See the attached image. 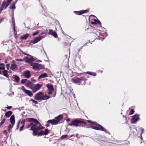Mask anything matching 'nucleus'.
Wrapping results in <instances>:
<instances>
[{
	"label": "nucleus",
	"mask_w": 146,
	"mask_h": 146,
	"mask_svg": "<svg viewBox=\"0 0 146 146\" xmlns=\"http://www.w3.org/2000/svg\"><path fill=\"white\" fill-rule=\"evenodd\" d=\"M28 120V122H31V123L30 125H28L27 128H29L31 127V130L33 131V134L34 136H36L37 135V132L38 131L43 129L44 128V127L42 126L39 122L36 119L29 118Z\"/></svg>",
	"instance_id": "nucleus-1"
},
{
	"label": "nucleus",
	"mask_w": 146,
	"mask_h": 146,
	"mask_svg": "<svg viewBox=\"0 0 146 146\" xmlns=\"http://www.w3.org/2000/svg\"><path fill=\"white\" fill-rule=\"evenodd\" d=\"M50 98L49 96L46 95H44V94L41 92H38L35 96V99L37 101H40L47 100Z\"/></svg>",
	"instance_id": "nucleus-2"
},
{
	"label": "nucleus",
	"mask_w": 146,
	"mask_h": 146,
	"mask_svg": "<svg viewBox=\"0 0 146 146\" xmlns=\"http://www.w3.org/2000/svg\"><path fill=\"white\" fill-rule=\"evenodd\" d=\"M87 121L91 125L90 126L91 128L97 130H100L106 131V130L104 127L101 125L97 123L96 122H92L90 120H88Z\"/></svg>",
	"instance_id": "nucleus-3"
},
{
	"label": "nucleus",
	"mask_w": 146,
	"mask_h": 146,
	"mask_svg": "<svg viewBox=\"0 0 146 146\" xmlns=\"http://www.w3.org/2000/svg\"><path fill=\"white\" fill-rule=\"evenodd\" d=\"M79 123H82L84 124H86V122L83 121L78 120H74L72 121L70 124H68V125L78 127L79 126L78 124Z\"/></svg>",
	"instance_id": "nucleus-4"
},
{
	"label": "nucleus",
	"mask_w": 146,
	"mask_h": 146,
	"mask_svg": "<svg viewBox=\"0 0 146 146\" xmlns=\"http://www.w3.org/2000/svg\"><path fill=\"white\" fill-rule=\"evenodd\" d=\"M31 65L32 67L34 70H40L42 68V66L38 63H31Z\"/></svg>",
	"instance_id": "nucleus-5"
},
{
	"label": "nucleus",
	"mask_w": 146,
	"mask_h": 146,
	"mask_svg": "<svg viewBox=\"0 0 146 146\" xmlns=\"http://www.w3.org/2000/svg\"><path fill=\"white\" fill-rule=\"evenodd\" d=\"M10 121L11 124L9 125L8 126V131H9L13 127L15 123V117L14 115H12L10 117Z\"/></svg>",
	"instance_id": "nucleus-6"
},
{
	"label": "nucleus",
	"mask_w": 146,
	"mask_h": 146,
	"mask_svg": "<svg viewBox=\"0 0 146 146\" xmlns=\"http://www.w3.org/2000/svg\"><path fill=\"white\" fill-rule=\"evenodd\" d=\"M21 89L23 91L24 93L26 94L29 96L31 97L33 96V94L32 92L30 90L26 89L24 86H22Z\"/></svg>",
	"instance_id": "nucleus-7"
},
{
	"label": "nucleus",
	"mask_w": 146,
	"mask_h": 146,
	"mask_svg": "<svg viewBox=\"0 0 146 146\" xmlns=\"http://www.w3.org/2000/svg\"><path fill=\"white\" fill-rule=\"evenodd\" d=\"M42 86V85H41L37 84L35 85L34 86H32V88H31V89L33 93H35L37 91L40 89Z\"/></svg>",
	"instance_id": "nucleus-8"
},
{
	"label": "nucleus",
	"mask_w": 146,
	"mask_h": 146,
	"mask_svg": "<svg viewBox=\"0 0 146 146\" xmlns=\"http://www.w3.org/2000/svg\"><path fill=\"white\" fill-rule=\"evenodd\" d=\"M25 54L27 55L30 57V58H25V61L26 62L29 63L30 65L31 63H33L32 62L34 61V59L33 58V57L29 54Z\"/></svg>",
	"instance_id": "nucleus-9"
},
{
	"label": "nucleus",
	"mask_w": 146,
	"mask_h": 146,
	"mask_svg": "<svg viewBox=\"0 0 146 146\" xmlns=\"http://www.w3.org/2000/svg\"><path fill=\"white\" fill-rule=\"evenodd\" d=\"M139 115H135L132 116L131 122L132 123H136L139 120Z\"/></svg>",
	"instance_id": "nucleus-10"
},
{
	"label": "nucleus",
	"mask_w": 146,
	"mask_h": 146,
	"mask_svg": "<svg viewBox=\"0 0 146 146\" xmlns=\"http://www.w3.org/2000/svg\"><path fill=\"white\" fill-rule=\"evenodd\" d=\"M49 133V131L48 129H45L44 131L42 130L39 132H37V136H39L42 135H46L48 134Z\"/></svg>",
	"instance_id": "nucleus-11"
},
{
	"label": "nucleus",
	"mask_w": 146,
	"mask_h": 146,
	"mask_svg": "<svg viewBox=\"0 0 146 146\" xmlns=\"http://www.w3.org/2000/svg\"><path fill=\"white\" fill-rule=\"evenodd\" d=\"M45 37V36H39L35 38L34 40L31 41V42L33 44L36 43L40 40L42 38H43Z\"/></svg>",
	"instance_id": "nucleus-12"
},
{
	"label": "nucleus",
	"mask_w": 146,
	"mask_h": 146,
	"mask_svg": "<svg viewBox=\"0 0 146 146\" xmlns=\"http://www.w3.org/2000/svg\"><path fill=\"white\" fill-rule=\"evenodd\" d=\"M47 87L48 88V94H51L54 90V89L52 86L50 84H47Z\"/></svg>",
	"instance_id": "nucleus-13"
},
{
	"label": "nucleus",
	"mask_w": 146,
	"mask_h": 146,
	"mask_svg": "<svg viewBox=\"0 0 146 146\" xmlns=\"http://www.w3.org/2000/svg\"><path fill=\"white\" fill-rule=\"evenodd\" d=\"M90 23L93 24H98L101 25L100 22L96 19H92L91 20Z\"/></svg>",
	"instance_id": "nucleus-14"
},
{
	"label": "nucleus",
	"mask_w": 146,
	"mask_h": 146,
	"mask_svg": "<svg viewBox=\"0 0 146 146\" xmlns=\"http://www.w3.org/2000/svg\"><path fill=\"white\" fill-rule=\"evenodd\" d=\"M23 74L26 78H29L31 76L30 72L29 70H27L24 71Z\"/></svg>",
	"instance_id": "nucleus-15"
},
{
	"label": "nucleus",
	"mask_w": 146,
	"mask_h": 146,
	"mask_svg": "<svg viewBox=\"0 0 146 146\" xmlns=\"http://www.w3.org/2000/svg\"><path fill=\"white\" fill-rule=\"evenodd\" d=\"M48 34L53 36L54 37L56 38L57 37V35L56 33L52 29L49 30Z\"/></svg>",
	"instance_id": "nucleus-16"
},
{
	"label": "nucleus",
	"mask_w": 146,
	"mask_h": 146,
	"mask_svg": "<svg viewBox=\"0 0 146 146\" xmlns=\"http://www.w3.org/2000/svg\"><path fill=\"white\" fill-rule=\"evenodd\" d=\"M88 11V10H86L83 11H74V12L76 14L78 15H80L82 14L85 13H87Z\"/></svg>",
	"instance_id": "nucleus-17"
},
{
	"label": "nucleus",
	"mask_w": 146,
	"mask_h": 146,
	"mask_svg": "<svg viewBox=\"0 0 146 146\" xmlns=\"http://www.w3.org/2000/svg\"><path fill=\"white\" fill-rule=\"evenodd\" d=\"M9 4L7 1L6 2V1L4 0L3 2V3L1 5V7H2V9L4 8L5 9L6 8L9 6Z\"/></svg>",
	"instance_id": "nucleus-18"
},
{
	"label": "nucleus",
	"mask_w": 146,
	"mask_h": 146,
	"mask_svg": "<svg viewBox=\"0 0 146 146\" xmlns=\"http://www.w3.org/2000/svg\"><path fill=\"white\" fill-rule=\"evenodd\" d=\"M47 122L49 123H51L52 125H56L58 123V121L56 119L53 120H48Z\"/></svg>",
	"instance_id": "nucleus-19"
},
{
	"label": "nucleus",
	"mask_w": 146,
	"mask_h": 146,
	"mask_svg": "<svg viewBox=\"0 0 146 146\" xmlns=\"http://www.w3.org/2000/svg\"><path fill=\"white\" fill-rule=\"evenodd\" d=\"M72 82L75 84L80 83L81 81L80 78L78 77H75L72 79Z\"/></svg>",
	"instance_id": "nucleus-20"
},
{
	"label": "nucleus",
	"mask_w": 146,
	"mask_h": 146,
	"mask_svg": "<svg viewBox=\"0 0 146 146\" xmlns=\"http://www.w3.org/2000/svg\"><path fill=\"white\" fill-rule=\"evenodd\" d=\"M17 66L16 64H11V70L13 71H15L17 70Z\"/></svg>",
	"instance_id": "nucleus-21"
},
{
	"label": "nucleus",
	"mask_w": 146,
	"mask_h": 146,
	"mask_svg": "<svg viewBox=\"0 0 146 146\" xmlns=\"http://www.w3.org/2000/svg\"><path fill=\"white\" fill-rule=\"evenodd\" d=\"M62 115H60L58 117H55V119L57 121H58V123L60 122L61 119H62Z\"/></svg>",
	"instance_id": "nucleus-22"
},
{
	"label": "nucleus",
	"mask_w": 146,
	"mask_h": 146,
	"mask_svg": "<svg viewBox=\"0 0 146 146\" xmlns=\"http://www.w3.org/2000/svg\"><path fill=\"white\" fill-rule=\"evenodd\" d=\"M13 78L14 79V80H15L16 82H18L20 80L19 77L15 75H14L13 76Z\"/></svg>",
	"instance_id": "nucleus-23"
},
{
	"label": "nucleus",
	"mask_w": 146,
	"mask_h": 146,
	"mask_svg": "<svg viewBox=\"0 0 146 146\" xmlns=\"http://www.w3.org/2000/svg\"><path fill=\"white\" fill-rule=\"evenodd\" d=\"M12 22L13 23V30L14 32V34L15 33V23L14 21V17L12 15Z\"/></svg>",
	"instance_id": "nucleus-24"
},
{
	"label": "nucleus",
	"mask_w": 146,
	"mask_h": 146,
	"mask_svg": "<svg viewBox=\"0 0 146 146\" xmlns=\"http://www.w3.org/2000/svg\"><path fill=\"white\" fill-rule=\"evenodd\" d=\"M47 74L46 73H44L41 74L38 77V79H42L47 77Z\"/></svg>",
	"instance_id": "nucleus-25"
},
{
	"label": "nucleus",
	"mask_w": 146,
	"mask_h": 146,
	"mask_svg": "<svg viewBox=\"0 0 146 146\" xmlns=\"http://www.w3.org/2000/svg\"><path fill=\"white\" fill-rule=\"evenodd\" d=\"M33 83L31 82H29L25 84V85L27 87H29L30 89L32 87Z\"/></svg>",
	"instance_id": "nucleus-26"
},
{
	"label": "nucleus",
	"mask_w": 146,
	"mask_h": 146,
	"mask_svg": "<svg viewBox=\"0 0 146 146\" xmlns=\"http://www.w3.org/2000/svg\"><path fill=\"white\" fill-rule=\"evenodd\" d=\"M2 73H3V75L5 76L7 78H8L9 77V76L7 74V70H3L2 71Z\"/></svg>",
	"instance_id": "nucleus-27"
},
{
	"label": "nucleus",
	"mask_w": 146,
	"mask_h": 146,
	"mask_svg": "<svg viewBox=\"0 0 146 146\" xmlns=\"http://www.w3.org/2000/svg\"><path fill=\"white\" fill-rule=\"evenodd\" d=\"M5 70V67L4 65L3 64H0V74H2V71Z\"/></svg>",
	"instance_id": "nucleus-28"
},
{
	"label": "nucleus",
	"mask_w": 146,
	"mask_h": 146,
	"mask_svg": "<svg viewBox=\"0 0 146 146\" xmlns=\"http://www.w3.org/2000/svg\"><path fill=\"white\" fill-rule=\"evenodd\" d=\"M12 112L11 111H9L7 112L5 114V115L7 117H9L10 115H11Z\"/></svg>",
	"instance_id": "nucleus-29"
},
{
	"label": "nucleus",
	"mask_w": 146,
	"mask_h": 146,
	"mask_svg": "<svg viewBox=\"0 0 146 146\" xmlns=\"http://www.w3.org/2000/svg\"><path fill=\"white\" fill-rule=\"evenodd\" d=\"M29 36V35L28 34H25L23 36L21 37V39H22L25 40Z\"/></svg>",
	"instance_id": "nucleus-30"
},
{
	"label": "nucleus",
	"mask_w": 146,
	"mask_h": 146,
	"mask_svg": "<svg viewBox=\"0 0 146 146\" xmlns=\"http://www.w3.org/2000/svg\"><path fill=\"white\" fill-rule=\"evenodd\" d=\"M86 73L88 74L92 75L94 76H96V74L95 72H86Z\"/></svg>",
	"instance_id": "nucleus-31"
},
{
	"label": "nucleus",
	"mask_w": 146,
	"mask_h": 146,
	"mask_svg": "<svg viewBox=\"0 0 146 146\" xmlns=\"http://www.w3.org/2000/svg\"><path fill=\"white\" fill-rule=\"evenodd\" d=\"M21 124H22V125L21 127L20 128V131H22L23 130V129L24 127V122L23 121H22L21 122Z\"/></svg>",
	"instance_id": "nucleus-32"
},
{
	"label": "nucleus",
	"mask_w": 146,
	"mask_h": 146,
	"mask_svg": "<svg viewBox=\"0 0 146 146\" xmlns=\"http://www.w3.org/2000/svg\"><path fill=\"white\" fill-rule=\"evenodd\" d=\"M67 136V135H64L61 137L60 139L61 140L65 138Z\"/></svg>",
	"instance_id": "nucleus-33"
},
{
	"label": "nucleus",
	"mask_w": 146,
	"mask_h": 146,
	"mask_svg": "<svg viewBox=\"0 0 146 146\" xmlns=\"http://www.w3.org/2000/svg\"><path fill=\"white\" fill-rule=\"evenodd\" d=\"M10 8L12 9H14L15 8V6L14 4H12L11 7H10Z\"/></svg>",
	"instance_id": "nucleus-34"
},
{
	"label": "nucleus",
	"mask_w": 146,
	"mask_h": 146,
	"mask_svg": "<svg viewBox=\"0 0 146 146\" xmlns=\"http://www.w3.org/2000/svg\"><path fill=\"white\" fill-rule=\"evenodd\" d=\"M134 111L133 109H131L129 112V115H131L134 113Z\"/></svg>",
	"instance_id": "nucleus-35"
},
{
	"label": "nucleus",
	"mask_w": 146,
	"mask_h": 146,
	"mask_svg": "<svg viewBox=\"0 0 146 146\" xmlns=\"http://www.w3.org/2000/svg\"><path fill=\"white\" fill-rule=\"evenodd\" d=\"M5 119H3L0 123V126H1L5 122Z\"/></svg>",
	"instance_id": "nucleus-36"
},
{
	"label": "nucleus",
	"mask_w": 146,
	"mask_h": 146,
	"mask_svg": "<svg viewBox=\"0 0 146 146\" xmlns=\"http://www.w3.org/2000/svg\"><path fill=\"white\" fill-rule=\"evenodd\" d=\"M80 79L81 80V81L82 80L84 81H86L87 80V79L84 77H81Z\"/></svg>",
	"instance_id": "nucleus-37"
},
{
	"label": "nucleus",
	"mask_w": 146,
	"mask_h": 146,
	"mask_svg": "<svg viewBox=\"0 0 146 146\" xmlns=\"http://www.w3.org/2000/svg\"><path fill=\"white\" fill-rule=\"evenodd\" d=\"M30 101L34 102L35 104H38V102L37 101H35L33 99H31Z\"/></svg>",
	"instance_id": "nucleus-38"
},
{
	"label": "nucleus",
	"mask_w": 146,
	"mask_h": 146,
	"mask_svg": "<svg viewBox=\"0 0 146 146\" xmlns=\"http://www.w3.org/2000/svg\"><path fill=\"white\" fill-rule=\"evenodd\" d=\"M26 80H27L26 79H23V80H21V83L22 84H24V83H25V82Z\"/></svg>",
	"instance_id": "nucleus-39"
},
{
	"label": "nucleus",
	"mask_w": 146,
	"mask_h": 146,
	"mask_svg": "<svg viewBox=\"0 0 146 146\" xmlns=\"http://www.w3.org/2000/svg\"><path fill=\"white\" fill-rule=\"evenodd\" d=\"M39 33L38 31H37L36 32L34 33L33 34V36H34L35 35H37L38 33Z\"/></svg>",
	"instance_id": "nucleus-40"
},
{
	"label": "nucleus",
	"mask_w": 146,
	"mask_h": 146,
	"mask_svg": "<svg viewBox=\"0 0 146 146\" xmlns=\"http://www.w3.org/2000/svg\"><path fill=\"white\" fill-rule=\"evenodd\" d=\"M16 60L17 61H23V59H16Z\"/></svg>",
	"instance_id": "nucleus-41"
},
{
	"label": "nucleus",
	"mask_w": 146,
	"mask_h": 146,
	"mask_svg": "<svg viewBox=\"0 0 146 146\" xmlns=\"http://www.w3.org/2000/svg\"><path fill=\"white\" fill-rule=\"evenodd\" d=\"M13 0H7V2L9 4H10V3H11V1H12Z\"/></svg>",
	"instance_id": "nucleus-42"
},
{
	"label": "nucleus",
	"mask_w": 146,
	"mask_h": 146,
	"mask_svg": "<svg viewBox=\"0 0 146 146\" xmlns=\"http://www.w3.org/2000/svg\"><path fill=\"white\" fill-rule=\"evenodd\" d=\"M84 73H77V75L78 76H80L82 74H84Z\"/></svg>",
	"instance_id": "nucleus-43"
},
{
	"label": "nucleus",
	"mask_w": 146,
	"mask_h": 146,
	"mask_svg": "<svg viewBox=\"0 0 146 146\" xmlns=\"http://www.w3.org/2000/svg\"><path fill=\"white\" fill-rule=\"evenodd\" d=\"M7 108L8 109L10 110V109H11L12 108V107L11 106H7Z\"/></svg>",
	"instance_id": "nucleus-44"
},
{
	"label": "nucleus",
	"mask_w": 146,
	"mask_h": 146,
	"mask_svg": "<svg viewBox=\"0 0 146 146\" xmlns=\"http://www.w3.org/2000/svg\"><path fill=\"white\" fill-rule=\"evenodd\" d=\"M6 66H7V70H9V64H7L6 65Z\"/></svg>",
	"instance_id": "nucleus-45"
},
{
	"label": "nucleus",
	"mask_w": 146,
	"mask_h": 146,
	"mask_svg": "<svg viewBox=\"0 0 146 146\" xmlns=\"http://www.w3.org/2000/svg\"><path fill=\"white\" fill-rule=\"evenodd\" d=\"M140 129L141 131L142 132V133L144 132V129L142 128H140Z\"/></svg>",
	"instance_id": "nucleus-46"
},
{
	"label": "nucleus",
	"mask_w": 146,
	"mask_h": 146,
	"mask_svg": "<svg viewBox=\"0 0 146 146\" xmlns=\"http://www.w3.org/2000/svg\"><path fill=\"white\" fill-rule=\"evenodd\" d=\"M3 9L1 7H0V13H1V11L3 10Z\"/></svg>",
	"instance_id": "nucleus-47"
},
{
	"label": "nucleus",
	"mask_w": 146,
	"mask_h": 146,
	"mask_svg": "<svg viewBox=\"0 0 146 146\" xmlns=\"http://www.w3.org/2000/svg\"><path fill=\"white\" fill-rule=\"evenodd\" d=\"M66 121H67L68 122L70 121V119L69 118H68L66 119Z\"/></svg>",
	"instance_id": "nucleus-48"
},
{
	"label": "nucleus",
	"mask_w": 146,
	"mask_h": 146,
	"mask_svg": "<svg viewBox=\"0 0 146 146\" xmlns=\"http://www.w3.org/2000/svg\"><path fill=\"white\" fill-rule=\"evenodd\" d=\"M19 123L18 124V125H17V129H18V128H19V127H18V125H19Z\"/></svg>",
	"instance_id": "nucleus-49"
},
{
	"label": "nucleus",
	"mask_w": 146,
	"mask_h": 146,
	"mask_svg": "<svg viewBox=\"0 0 146 146\" xmlns=\"http://www.w3.org/2000/svg\"><path fill=\"white\" fill-rule=\"evenodd\" d=\"M31 80L34 81H35V80L33 79H31Z\"/></svg>",
	"instance_id": "nucleus-50"
},
{
	"label": "nucleus",
	"mask_w": 146,
	"mask_h": 146,
	"mask_svg": "<svg viewBox=\"0 0 146 146\" xmlns=\"http://www.w3.org/2000/svg\"><path fill=\"white\" fill-rule=\"evenodd\" d=\"M73 135H71L70 136V137H72L73 136Z\"/></svg>",
	"instance_id": "nucleus-51"
},
{
	"label": "nucleus",
	"mask_w": 146,
	"mask_h": 146,
	"mask_svg": "<svg viewBox=\"0 0 146 146\" xmlns=\"http://www.w3.org/2000/svg\"><path fill=\"white\" fill-rule=\"evenodd\" d=\"M38 62H41V61H40V60H38Z\"/></svg>",
	"instance_id": "nucleus-52"
},
{
	"label": "nucleus",
	"mask_w": 146,
	"mask_h": 146,
	"mask_svg": "<svg viewBox=\"0 0 146 146\" xmlns=\"http://www.w3.org/2000/svg\"><path fill=\"white\" fill-rule=\"evenodd\" d=\"M6 130H5V131H4V133H5V132H6Z\"/></svg>",
	"instance_id": "nucleus-53"
},
{
	"label": "nucleus",
	"mask_w": 146,
	"mask_h": 146,
	"mask_svg": "<svg viewBox=\"0 0 146 146\" xmlns=\"http://www.w3.org/2000/svg\"><path fill=\"white\" fill-rule=\"evenodd\" d=\"M2 19H1V20L0 21V23H1V21H2Z\"/></svg>",
	"instance_id": "nucleus-54"
},
{
	"label": "nucleus",
	"mask_w": 146,
	"mask_h": 146,
	"mask_svg": "<svg viewBox=\"0 0 146 146\" xmlns=\"http://www.w3.org/2000/svg\"><path fill=\"white\" fill-rule=\"evenodd\" d=\"M44 34V33H41V35H42V34Z\"/></svg>",
	"instance_id": "nucleus-55"
},
{
	"label": "nucleus",
	"mask_w": 146,
	"mask_h": 146,
	"mask_svg": "<svg viewBox=\"0 0 146 146\" xmlns=\"http://www.w3.org/2000/svg\"><path fill=\"white\" fill-rule=\"evenodd\" d=\"M5 63H7V61H5Z\"/></svg>",
	"instance_id": "nucleus-56"
},
{
	"label": "nucleus",
	"mask_w": 146,
	"mask_h": 146,
	"mask_svg": "<svg viewBox=\"0 0 146 146\" xmlns=\"http://www.w3.org/2000/svg\"><path fill=\"white\" fill-rule=\"evenodd\" d=\"M12 62H14V60H13V61H12Z\"/></svg>",
	"instance_id": "nucleus-57"
},
{
	"label": "nucleus",
	"mask_w": 146,
	"mask_h": 146,
	"mask_svg": "<svg viewBox=\"0 0 146 146\" xmlns=\"http://www.w3.org/2000/svg\"><path fill=\"white\" fill-rule=\"evenodd\" d=\"M1 2L0 1V5H1Z\"/></svg>",
	"instance_id": "nucleus-58"
}]
</instances>
